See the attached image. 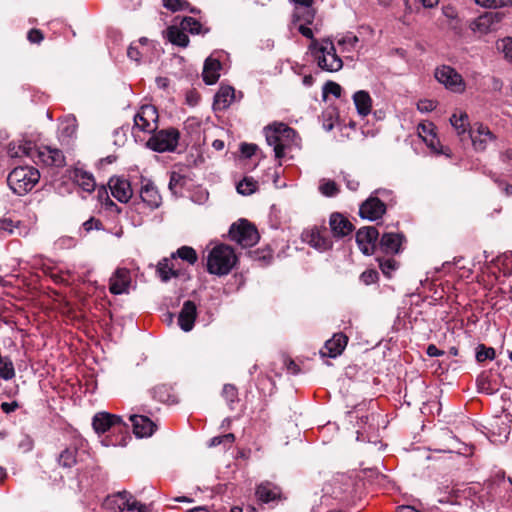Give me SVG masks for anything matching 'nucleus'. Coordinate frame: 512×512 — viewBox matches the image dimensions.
Wrapping results in <instances>:
<instances>
[{
	"instance_id": "45",
	"label": "nucleus",
	"mask_w": 512,
	"mask_h": 512,
	"mask_svg": "<svg viewBox=\"0 0 512 512\" xmlns=\"http://www.w3.org/2000/svg\"><path fill=\"white\" fill-rule=\"evenodd\" d=\"M222 396L229 405L238 402V390L233 384H225L222 389Z\"/></svg>"
},
{
	"instance_id": "50",
	"label": "nucleus",
	"mask_w": 512,
	"mask_h": 512,
	"mask_svg": "<svg viewBox=\"0 0 512 512\" xmlns=\"http://www.w3.org/2000/svg\"><path fill=\"white\" fill-rule=\"evenodd\" d=\"M342 87L333 81H328L325 83L323 87V94L326 96L327 94H331L335 96L336 98H339L341 96Z\"/></svg>"
},
{
	"instance_id": "55",
	"label": "nucleus",
	"mask_w": 512,
	"mask_h": 512,
	"mask_svg": "<svg viewBox=\"0 0 512 512\" xmlns=\"http://www.w3.org/2000/svg\"><path fill=\"white\" fill-rule=\"evenodd\" d=\"M101 222L95 218H90L89 220L83 223V228L86 232H89L93 229H100Z\"/></svg>"
},
{
	"instance_id": "56",
	"label": "nucleus",
	"mask_w": 512,
	"mask_h": 512,
	"mask_svg": "<svg viewBox=\"0 0 512 512\" xmlns=\"http://www.w3.org/2000/svg\"><path fill=\"white\" fill-rule=\"evenodd\" d=\"M178 185H183V176L177 172H172L170 176L169 187L170 189H172L173 187H176Z\"/></svg>"
},
{
	"instance_id": "64",
	"label": "nucleus",
	"mask_w": 512,
	"mask_h": 512,
	"mask_svg": "<svg viewBox=\"0 0 512 512\" xmlns=\"http://www.w3.org/2000/svg\"><path fill=\"white\" fill-rule=\"evenodd\" d=\"M186 100L189 105L195 106L199 101V96L197 93L189 92L186 96Z\"/></svg>"
},
{
	"instance_id": "13",
	"label": "nucleus",
	"mask_w": 512,
	"mask_h": 512,
	"mask_svg": "<svg viewBox=\"0 0 512 512\" xmlns=\"http://www.w3.org/2000/svg\"><path fill=\"white\" fill-rule=\"evenodd\" d=\"M378 230L373 226L362 227L356 233V243L365 255H371L378 248L376 241L378 239Z\"/></svg>"
},
{
	"instance_id": "12",
	"label": "nucleus",
	"mask_w": 512,
	"mask_h": 512,
	"mask_svg": "<svg viewBox=\"0 0 512 512\" xmlns=\"http://www.w3.org/2000/svg\"><path fill=\"white\" fill-rule=\"evenodd\" d=\"M502 18L503 15L499 12H485L470 24V29L479 35L492 33L498 29Z\"/></svg>"
},
{
	"instance_id": "62",
	"label": "nucleus",
	"mask_w": 512,
	"mask_h": 512,
	"mask_svg": "<svg viewBox=\"0 0 512 512\" xmlns=\"http://www.w3.org/2000/svg\"><path fill=\"white\" fill-rule=\"evenodd\" d=\"M346 186L351 191H356L359 188V182L355 179H350L349 176H344Z\"/></svg>"
},
{
	"instance_id": "6",
	"label": "nucleus",
	"mask_w": 512,
	"mask_h": 512,
	"mask_svg": "<svg viewBox=\"0 0 512 512\" xmlns=\"http://www.w3.org/2000/svg\"><path fill=\"white\" fill-rule=\"evenodd\" d=\"M229 237L243 248L254 246L260 238L257 228L246 219L231 225Z\"/></svg>"
},
{
	"instance_id": "37",
	"label": "nucleus",
	"mask_w": 512,
	"mask_h": 512,
	"mask_svg": "<svg viewBox=\"0 0 512 512\" xmlns=\"http://www.w3.org/2000/svg\"><path fill=\"white\" fill-rule=\"evenodd\" d=\"M450 123L459 136L465 134L468 131V127L470 126L469 117L465 112L452 114L450 117Z\"/></svg>"
},
{
	"instance_id": "10",
	"label": "nucleus",
	"mask_w": 512,
	"mask_h": 512,
	"mask_svg": "<svg viewBox=\"0 0 512 512\" xmlns=\"http://www.w3.org/2000/svg\"><path fill=\"white\" fill-rule=\"evenodd\" d=\"M435 78L451 91L462 92L465 89V83L462 76L450 66L443 65L438 67L435 70Z\"/></svg>"
},
{
	"instance_id": "24",
	"label": "nucleus",
	"mask_w": 512,
	"mask_h": 512,
	"mask_svg": "<svg viewBox=\"0 0 512 512\" xmlns=\"http://www.w3.org/2000/svg\"><path fill=\"white\" fill-rule=\"evenodd\" d=\"M140 198L151 209L158 208L162 201L157 187L149 180L142 182Z\"/></svg>"
},
{
	"instance_id": "34",
	"label": "nucleus",
	"mask_w": 512,
	"mask_h": 512,
	"mask_svg": "<svg viewBox=\"0 0 512 512\" xmlns=\"http://www.w3.org/2000/svg\"><path fill=\"white\" fill-rule=\"evenodd\" d=\"M166 37L173 45L183 48L187 47L190 42L189 37L180 25L169 26L166 30Z\"/></svg>"
},
{
	"instance_id": "14",
	"label": "nucleus",
	"mask_w": 512,
	"mask_h": 512,
	"mask_svg": "<svg viewBox=\"0 0 512 512\" xmlns=\"http://www.w3.org/2000/svg\"><path fill=\"white\" fill-rule=\"evenodd\" d=\"M92 425L96 433L102 434L111 429L114 431H122L124 424L122 419L114 414L107 412H99L93 417Z\"/></svg>"
},
{
	"instance_id": "7",
	"label": "nucleus",
	"mask_w": 512,
	"mask_h": 512,
	"mask_svg": "<svg viewBox=\"0 0 512 512\" xmlns=\"http://www.w3.org/2000/svg\"><path fill=\"white\" fill-rule=\"evenodd\" d=\"M180 132L173 127L155 131L147 141V146L156 152H172L176 149Z\"/></svg>"
},
{
	"instance_id": "36",
	"label": "nucleus",
	"mask_w": 512,
	"mask_h": 512,
	"mask_svg": "<svg viewBox=\"0 0 512 512\" xmlns=\"http://www.w3.org/2000/svg\"><path fill=\"white\" fill-rule=\"evenodd\" d=\"M152 397L161 403H174L175 397L172 394V389L168 385L161 384L155 386L152 391Z\"/></svg>"
},
{
	"instance_id": "47",
	"label": "nucleus",
	"mask_w": 512,
	"mask_h": 512,
	"mask_svg": "<svg viewBox=\"0 0 512 512\" xmlns=\"http://www.w3.org/2000/svg\"><path fill=\"white\" fill-rule=\"evenodd\" d=\"M476 4L485 8H500L512 5V0H475Z\"/></svg>"
},
{
	"instance_id": "30",
	"label": "nucleus",
	"mask_w": 512,
	"mask_h": 512,
	"mask_svg": "<svg viewBox=\"0 0 512 512\" xmlns=\"http://www.w3.org/2000/svg\"><path fill=\"white\" fill-rule=\"evenodd\" d=\"M417 131L418 135L431 149H433L436 153H443V151H438L436 148L437 145H439V141L436 139L433 123H420L417 127Z\"/></svg>"
},
{
	"instance_id": "63",
	"label": "nucleus",
	"mask_w": 512,
	"mask_h": 512,
	"mask_svg": "<svg viewBox=\"0 0 512 512\" xmlns=\"http://www.w3.org/2000/svg\"><path fill=\"white\" fill-rule=\"evenodd\" d=\"M299 32L306 38H309V39H312V41L314 40L313 39V31L312 29H310L309 27L307 26H304V25H300L299 26Z\"/></svg>"
},
{
	"instance_id": "1",
	"label": "nucleus",
	"mask_w": 512,
	"mask_h": 512,
	"mask_svg": "<svg viewBox=\"0 0 512 512\" xmlns=\"http://www.w3.org/2000/svg\"><path fill=\"white\" fill-rule=\"evenodd\" d=\"M264 135L269 146L273 147L277 160L286 155V150L292 145H298L296 131L282 122H274L264 128Z\"/></svg>"
},
{
	"instance_id": "26",
	"label": "nucleus",
	"mask_w": 512,
	"mask_h": 512,
	"mask_svg": "<svg viewBox=\"0 0 512 512\" xmlns=\"http://www.w3.org/2000/svg\"><path fill=\"white\" fill-rule=\"evenodd\" d=\"M329 225L335 237H344L353 231L352 223L340 213H332Z\"/></svg>"
},
{
	"instance_id": "19",
	"label": "nucleus",
	"mask_w": 512,
	"mask_h": 512,
	"mask_svg": "<svg viewBox=\"0 0 512 512\" xmlns=\"http://www.w3.org/2000/svg\"><path fill=\"white\" fill-rule=\"evenodd\" d=\"M469 136L476 151H484L488 143L495 140V135L483 124H478L476 127L471 128Z\"/></svg>"
},
{
	"instance_id": "61",
	"label": "nucleus",
	"mask_w": 512,
	"mask_h": 512,
	"mask_svg": "<svg viewBox=\"0 0 512 512\" xmlns=\"http://www.w3.org/2000/svg\"><path fill=\"white\" fill-rule=\"evenodd\" d=\"M427 354L430 356V357H437V356H441L444 354V351L442 350H439L434 344H430L428 347H427Z\"/></svg>"
},
{
	"instance_id": "32",
	"label": "nucleus",
	"mask_w": 512,
	"mask_h": 512,
	"mask_svg": "<svg viewBox=\"0 0 512 512\" xmlns=\"http://www.w3.org/2000/svg\"><path fill=\"white\" fill-rule=\"evenodd\" d=\"M7 152L11 158H21L23 156L34 158L36 150L31 142L25 141L23 143L11 142Z\"/></svg>"
},
{
	"instance_id": "21",
	"label": "nucleus",
	"mask_w": 512,
	"mask_h": 512,
	"mask_svg": "<svg viewBox=\"0 0 512 512\" xmlns=\"http://www.w3.org/2000/svg\"><path fill=\"white\" fill-rule=\"evenodd\" d=\"M257 499L263 503H269L275 500H281L282 489L270 481H263L257 485L255 490Z\"/></svg>"
},
{
	"instance_id": "48",
	"label": "nucleus",
	"mask_w": 512,
	"mask_h": 512,
	"mask_svg": "<svg viewBox=\"0 0 512 512\" xmlns=\"http://www.w3.org/2000/svg\"><path fill=\"white\" fill-rule=\"evenodd\" d=\"M18 223H14L11 219L0 220V234L1 236L12 235L15 233V229H18Z\"/></svg>"
},
{
	"instance_id": "57",
	"label": "nucleus",
	"mask_w": 512,
	"mask_h": 512,
	"mask_svg": "<svg viewBox=\"0 0 512 512\" xmlns=\"http://www.w3.org/2000/svg\"><path fill=\"white\" fill-rule=\"evenodd\" d=\"M19 407V404L18 402L16 401H12V402H2L1 403V410L6 413V414H9L11 412H14L16 409H18Z\"/></svg>"
},
{
	"instance_id": "25",
	"label": "nucleus",
	"mask_w": 512,
	"mask_h": 512,
	"mask_svg": "<svg viewBox=\"0 0 512 512\" xmlns=\"http://www.w3.org/2000/svg\"><path fill=\"white\" fill-rule=\"evenodd\" d=\"M130 421L133 425L134 434L139 438L151 436L156 429V424L147 416L131 415Z\"/></svg>"
},
{
	"instance_id": "4",
	"label": "nucleus",
	"mask_w": 512,
	"mask_h": 512,
	"mask_svg": "<svg viewBox=\"0 0 512 512\" xmlns=\"http://www.w3.org/2000/svg\"><path fill=\"white\" fill-rule=\"evenodd\" d=\"M309 49L322 70L336 72L342 68V59L336 54V49L332 41L323 40L319 43L317 40H313Z\"/></svg>"
},
{
	"instance_id": "42",
	"label": "nucleus",
	"mask_w": 512,
	"mask_h": 512,
	"mask_svg": "<svg viewBox=\"0 0 512 512\" xmlns=\"http://www.w3.org/2000/svg\"><path fill=\"white\" fill-rule=\"evenodd\" d=\"M319 191L326 197H334L339 193V188L335 181L322 179L320 181Z\"/></svg>"
},
{
	"instance_id": "18",
	"label": "nucleus",
	"mask_w": 512,
	"mask_h": 512,
	"mask_svg": "<svg viewBox=\"0 0 512 512\" xmlns=\"http://www.w3.org/2000/svg\"><path fill=\"white\" fill-rule=\"evenodd\" d=\"M35 156L41 163L47 166L62 167L65 165V156L58 148L50 146L40 147L36 150Z\"/></svg>"
},
{
	"instance_id": "39",
	"label": "nucleus",
	"mask_w": 512,
	"mask_h": 512,
	"mask_svg": "<svg viewBox=\"0 0 512 512\" xmlns=\"http://www.w3.org/2000/svg\"><path fill=\"white\" fill-rule=\"evenodd\" d=\"M236 188L239 194L247 196L253 194L257 190L258 183L253 178L245 177L238 183Z\"/></svg>"
},
{
	"instance_id": "33",
	"label": "nucleus",
	"mask_w": 512,
	"mask_h": 512,
	"mask_svg": "<svg viewBox=\"0 0 512 512\" xmlns=\"http://www.w3.org/2000/svg\"><path fill=\"white\" fill-rule=\"evenodd\" d=\"M353 101L360 116L365 117L370 114L372 109V98L367 91L360 90L355 92L353 95Z\"/></svg>"
},
{
	"instance_id": "2",
	"label": "nucleus",
	"mask_w": 512,
	"mask_h": 512,
	"mask_svg": "<svg viewBox=\"0 0 512 512\" xmlns=\"http://www.w3.org/2000/svg\"><path fill=\"white\" fill-rule=\"evenodd\" d=\"M238 258L232 247L219 244L213 247L207 257V271L210 274L224 276L235 267Z\"/></svg>"
},
{
	"instance_id": "22",
	"label": "nucleus",
	"mask_w": 512,
	"mask_h": 512,
	"mask_svg": "<svg viewBox=\"0 0 512 512\" xmlns=\"http://www.w3.org/2000/svg\"><path fill=\"white\" fill-rule=\"evenodd\" d=\"M197 318V306L191 301L187 300L183 303L181 311L178 315V324L180 328L189 332L193 329L195 320Z\"/></svg>"
},
{
	"instance_id": "44",
	"label": "nucleus",
	"mask_w": 512,
	"mask_h": 512,
	"mask_svg": "<svg viewBox=\"0 0 512 512\" xmlns=\"http://www.w3.org/2000/svg\"><path fill=\"white\" fill-rule=\"evenodd\" d=\"M495 350L492 347H486L483 344H480L477 347L476 351V359L478 362H484L486 360H493L495 358Z\"/></svg>"
},
{
	"instance_id": "20",
	"label": "nucleus",
	"mask_w": 512,
	"mask_h": 512,
	"mask_svg": "<svg viewBox=\"0 0 512 512\" xmlns=\"http://www.w3.org/2000/svg\"><path fill=\"white\" fill-rule=\"evenodd\" d=\"M348 343V337L343 333H336L333 337L325 342L324 347L320 350L322 357L336 358L345 349Z\"/></svg>"
},
{
	"instance_id": "11",
	"label": "nucleus",
	"mask_w": 512,
	"mask_h": 512,
	"mask_svg": "<svg viewBox=\"0 0 512 512\" xmlns=\"http://www.w3.org/2000/svg\"><path fill=\"white\" fill-rule=\"evenodd\" d=\"M84 447L85 441L83 439H75L59 453L57 457L58 465L62 468L74 467L81 460V455L85 452Z\"/></svg>"
},
{
	"instance_id": "53",
	"label": "nucleus",
	"mask_w": 512,
	"mask_h": 512,
	"mask_svg": "<svg viewBox=\"0 0 512 512\" xmlns=\"http://www.w3.org/2000/svg\"><path fill=\"white\" fill-rule=\"evenodd\" d=\"M27 39L29 40L30 43L39 44L43 41L44 35L41 30L33 28L29 30L27 34Z\"/></svg>"
},
{
	"instance_id": "59",
	"label": "nucleus",
	"mask_w": 512,
	"mask_h": 512,
	"mask_svg": "<svg viewBox=\"0 0 512 512\" xmlns=\"http://www.w3.org/2000/svg\"><path fill=\"white\" fill-rule=\"evenodd\" d=\"M358 41L359 39L357 36L349 34L339 41V44H349L351 47H354Z\"/></svg>"
},
{
	"instance_id": "52",
	"label": "nucleus",
	"mask_w": 512,
	"mask_h": 512,
	"mask_svg": "<svg viewBox=\"0 0 512 512\" xmlns=\"http://www.w3.org/2000/svg\"><path fill=\"white\" fill-rule=\"evenodd\" d=\"M435 108L436 102L433 100L423 99L417 103V109L422 113L433 111Z\"/></svg>"
},
{
	"instance_id": "43",
	"label": "nucleus",
	"mask_w": 512,
	"mask_h": 512,
	"mask_svg": "<svg viewBox=\"0 0 512 512\" xmlns=\"http://www.w3.org/2000/svg\"><path fill=\"white\" fill-rule=\"evenodd\" d=\"M497 49L501 51L504 58L512 63V38L506 37L497 42Z\"/></svg>"
},
{
	"instance_id": "40",
	"label": "nucleus",
	"mask_w": 512,
	"mask_h": 512,
	"mask_svg": "<svg viewBox=\"0 0 512 512\" xmlns=\"http://www.w3.org/2000/svg\"><path fill=\"white\" fill-rule=\"evenodd\" d=\"M387 258L378 257L379 267L383 274L388 278L391 277L392 273L397 269L398 262L390 255Z\"/></svg>"
},
{
	"instance_id": "15",
	"label": "nucleus",
	"mask_w": 512,
	"mask_h": 512,
	"mask_svg": "<svg viewBox=\"0 0 512 512\" xmlns=\"http://www.w3.org/2000/svg\"><path fill=\"white\" fill-rule=\"evenodd\" d=\"M386 212V205L378 197L370 196L359 208V215L363 219L376 221Z\"/></svg>"
},
{
	"instance_id": "46",
	"label": "nucleus",
	"mask_w": 512,
	"mask_h": 512,
	"mask_svg": "<svg viewBox=\"0 0 512 512\" xmlns=\"http://www.w3.org/2000/svg\"><path fill=\"white\" fill-rule=\"evenodd\" d=\"M163 6L171 12H178L188 9L190 3L185 0H163Z\"/></svg>"
},
{
	"instance_id": "60",
	"label": "nucleus",
	"mask_w": 512,
	"mask_h": 512,
	"mask_svg": "<svg viewBox=\"0 0 512 512\" xmlns=\"http://www.w3.org/2000/svg\"><path fill=\"white\" fill-rule=\"evenodd\" d=\"M46 273L51 277V279L55 283H63L64 282L63 276L60 273H58V272H54L53 268H48Z\"/></svg>"
},
{
	"instance_id": "17",
	"label": "nucleus",
	"mask_w": 512,
	"mask_h": 512,
	"mask_svg": "<svg viewBox=\"0 0 512 512\" xmlns=\"http://www.w3.org/2000/svg\"><path fill=\"white\" fill-rule=\"evenodd\" d=\"M111 194L119 202L127 203L132 195L133 191L130 182L122 177H111L108 182Z\"/></svg>"
},
{
	"instance_id": "27",
	"label": "nucleus",
	"mask_w": 512,
	"mask_h": 512,
	"mask_svg": "<svg viewBox=\"0 0 512 512\" xmlns=\"http://www.w3.org/2000/svg\"><path fill=\"white\" fill-rule=\"evenodd\" d=\"M221 69V63L218 59L208 57L205 60L202 77L203 81L208 84L212 85L215 84L219 77H220V71Z\"/></svg>"
},
{
	"instance_id": "23",
	"label": "nucleus",
	"mask_w": 512,
	"mask_h": 512,
	"mask_svg": "<svg viewBox=\"0 0 512 512\" xmlns=\"http://www.w3.org/2000/svg\"><path fill=\"white\" fill-rule=\"evenodd\" d=\"M403 238V235L399 233H384L377 249L386 255L393 256L399 253Z\"/></svg>"
},
{
	"instance_id": "29",
	"label": "nucleus",
	"mask_w": 512,
	"mask_h": 512,
	"mask_svg": "<svg viewBox=\"0 0 512 512\" xmlns=\"http://www.w3.org/2000/svg\"><path fill=\"white\" fill-rule=\"evenodd\" d=\"M72 179L84 191L91 193L96 187V182L93 175L81 168H75L72 172Z\"/></svg>"
},
{
	"instance_id": "54",
	"label": "nucleus",
	"mask_w": 512,
	"mask_h": 512,
	"mask_svg": "<svg viewBox=\"0 0 512 512\" xmlns=\"http://www.w3.org/2000/svg\"><path fill=\"white\" fill-rule=\"evenodd\" d=\"M256 150H257V145H255V144L243 143V144H241V147H240V151H241L242 155L247 158L252 157L256 153Z\"/></svg>"
},
{
	"instance_id": "38",
	"label": "nucleus",
	"mask_w": 512,
	"mask_h": 512,
	"mask_svg": "<svg viewBox=\"0 0 512 512\" xmlns=\"http://www.w3.org/2000/svg\"><path fill=\"white\" fill-rule=\"evenodd\" d=\"M171 256L174 260L176 257H178L184 261H187L191 265H194L198 260L195 249L190 246L180 247L175 253H172Z\"/></svg>"
},
{
	"instance_id": "16",
	"label": "nucleus",
	"mask_w": 512,
	"mask_h": 512,
	"mask_svg": "<svg viewBox=\"0 0 512 512\" xmlns=\"http://www.w3.org/2000/svg\"><path fill=\"white\" fill-rule=\"evenodd\" d=\"M131 272L127 268H117L109 279V291L114 295L128 293L131 284Z\"/></svg>"
},
{
	"instance_id": "51",
	"label": "nucleus",
	"mask_w": 512,
	"mask_h": 512,
	"mask_svg": "<svg viewBox=\"0 0 512 512\" xmlns=\"http://www.w3.org/2000/svg\"><path fill=\"white\" fill-rule=\"evenodd\" d=\"M360 280L365 285H370L378 280V272L376 270H366L360 275Z\"/></svg>"
},
{
	"instance_id": "41",
	"label": "nucleus",
	"mask_w": 512,
	"mask_h": 512,
	"mask_svg": "<svg viewBox=\"0 0 512 512\" xmlns=\"http://www.w3.org/2000/svg\"><path fill=\"white\" fill-rule=\"evenodd\" d=\"M0 377L3 380H11L15 377V369L13 362L8 358L0 356Z\"/></svg>"
},
{
	"instance_id": "49",
	"label": "nucleus",
	"mask_w": 512,
	"mask_h": 512,
	"mask_svg": "<svg viewBox=\"0 0 512 512\" xmlns=\"http://www.w3.org/2000/svg\"><path fill=\"white\" fill-rule=\"evenodd\" d=\"M235 440V436L232 433H228L221 436H215L210 440V447H216L221 444H228L231 445Z\"/></svg>"
},
{
	"instance_id": "58",
	"label": "nucleus",
	"mask_w": 512,
	"mask_h": 512,
	"mask_svg": "<svg viewBox=\"0 0 512 512\" xmlns=\"http://www.w3.org/2000/svg\"><path fill=\"white\" fill-rule=\"evenodd\" d=\"M127 55L131 60L139 62L142 54L136 46L130 45L127 50Z\"/></svg>"
},
{
	"instance_id": "5",
	"label": "nucleus",
	"mask_w": 512,
	"mask_h": 512,
	"mask_svg": "<svg viewBox=\"0 0 512 512\" xmlns=\"http://www.w3.org/2000/svg\"><path fill=\"white\" fill-rule=\"evenodd\" d=\"M158 111L153 105H143L134 116L132 134L135 138L139 133L151 134L158 128Z\"/></svg>"
},
{
	"instance_id": "35",
	"label": "nucleus",
	"mask_w": 512,
	"mask_h": 512,
	"mask_svg": "<svg viewBox=\"0 0 512 512\" xmlns=\"http://www.w3.org/2000/svg\"><path fill=\"white\" fill-rule=\"evenodd\" d=\"M179 25L185 33L188 32L192 35L206 34L209 32V28H204L197 19L191 16L183 17Z\"/></svg>"
},
{
	"instance_id": "31",
	"label": "nucleus",
	"mask_w": 512,
	"mask_h": 512,
	"mask_svg": "<svg viewBox=\"0 0 512 512\" xmlns=\"http://www.w3.org/2000/svg\"><path fill=\"white\" fill-rule=\"evenodd\" d=\"M157 274L163 282H168L173 277H178L180 271L175 268L174 259L163 258L157 265Z\"/></svg>"
},
{
	"instance_id": "3",
	"label": "nucleus",
	"mask_w": 512,
	"mask_h": 512,
	"mask_svg": "<svg viewBox=\"0 0 512 512\" xmlns=\"http://www.w3.org/2000/svg\"><path fill=\"white\" fill-rule=\"evenodd\" d=\"M40 173L32 166L15 167L7 177V183L13 193L25 195L39 182Z\"/></svg>"
},
{
	"instance_id": "8",
	"label": "nucleus",
	"mask_w": 512,
	"mask_h": 512,
	"mask_svg": "<svg viewBox=\"0 0 512 512\" xmlns=\"http://www.w3.org/2000/svg\"><path fill=\"white\" fill-rule=\"evenodd\" d=\"M105 505L113 512H122L124 510L131 512H150L145 504L135 500L134 497L126 491L118 492L113 496L107 497Z\"/></svg>"
},
{
	"instance_id": "9",
	"label": "nucleus",
	"mask_w": 512,
	"mask_h": 512,
	"mask_svg": "<svg viewBox=\"0 0 512 512\" xmlns=\"http://www.w3.org/2000/svg\"><path fill=\"white\" fill-rule=\"evenodd\" d=\"M302 239L311 247L324 252L332 248L333 242L325 227H313L302 233Z\"/></svg>"
},
{
	"instance_id": "28",
	"label": "nucleus",
	"mask_w": 512,
	"mask_h": 512,
	"mask_svg": "<svg viewBox=\"0 0 512 512\" xmlns=\"http://www.w3.org/2000/svg\"><path fill=\"white\" fill-rule=\"evenodd\" d=\"M235 98V89L231 86H222L214 96L213 107L215 110L227 109Z\"/></svg>"
}]
</instances>
